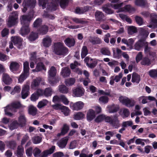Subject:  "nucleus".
Listing matches in <instances>:
<instances>
[{
  "instance_id": "obj_17",
  "label": "nucleus",
  "mask_w": 157,
  "mask_h": 157,
  "mask_svg": "<svg viewBox=\"0 0 157 157\" xmlns=\"http://www.w3.org/2000/svg\"><path fill=\"white\" fill-rule=\"evenodd\" d=\"M84 104L81 101H78L73 104V109L75 110L78 111L82 109L84 107Z\"/></svg>"
},
{
  "instance_id": "obj_36",
  "label": "nucleus",
  "mask_w": 157,
  "mask_h": 157,
  "mask_svg": "<svg viewBox=\"0 0 157 157\" xmlns=\"http://www.w3.org/2000/svg\"><path fill=\"white\" fill-rule=\"evenodd\" d=\"M101 53L104 55L109 56L111 55V52L108 48L103 47L101 48L100 49Z\"/></svg>"
},
{
  "instance_id": "obj_15",
  "label": "nucleus",
  "mask_w": 157,
  "mask_h": 157,
  "mask_svg": "<svg viewBox=\"0 0 157 157\" xmlns=\"http://www.w3.org/2000/svg\"><path fill=\"white\" fill-rule=\"evenodd\" d=\"M71 73L70 68L67 67H63L60 72V75L63 78H65L69 77Z\"/></svg>"
},
{
  "instance_id": "obj_59",
  "label": "nucleus",
  "mask_w": 157,
  "mask_h": 157,
  "mask_svg": "<svg viewBox=\"0 0 157 157\" xmlns=\"http://www.w3.org/2000/svg\"><path fill=\"white\" fill-rule=\"evenodd\" d=\"M24 72L25 73H29V63L26 61L24 63Z\"/></svg>"
},
{
  "instance_id": "obj_5",
  "label": "nucleus",
  "mask_w": 157,
  "mask_h": 157,
  "mask_svg": "<svg viewBox=\"0 0 157 157\" xmlns=\"http://www.w3.org/2000/svg\"><path fill=\"white\" fill-rule=\"evenodd\" d=\"M17 19L18 14L17 12L16 11L13 12L9 17L7 23L8 26L10 27L15 25L17 22Z\"/></svg>"
},
{
  "instance_id": "obj_64",
  "label": "nucleus",
  "mask_w": 157,
  "mask_h": 157,
  "mask_svg": "<svg viewBox=\"0 0 157 157\" xmlns=\"http://www.w3.org/2000/svg\"><path fill=\"white\" fill-rule=\"evenodd\" d=\"M86 150L85 149H83L81 151V153L79 155V157H92L93 155L92 154H90L87 155L86 154L84 153Z\"/></svg>"
},
{
  "instance_id": "obj_16",
  "label": "nucleus",
  "mask_w": 157,
  "mask_h": 157,
  "mask_svg": "<svg viewBox=\"0 0 157 157\" xmlns=\"http://www.w3.org/2000/svg\"><path fill=\"white\" fill-rule=\"evenodd\" d=\"M89 40L93 45L100 44L102 42L101 40L99 37L96 36H90Z\"/></svg>"
},
{
  "instance_id": "obj_38",
  "label": "nucleus",
  "mask_w": 157,
  "mask_h": 157,
  "mask_svg": "<svg viewBox=\"0 0 157 157\" xmlns=\"http://www.w3.org/2000/svg\"><path fill=\"white\" fill-rule=\"evenodd\" d=\"M18 121L20 124H25L26 122V118L24 114H20L19 117L18 118Z\"/></svg>"
},
{
  "instance_id": "obj_30",
  "label": "nucleus",
  "mask_w": 157,
  "mask_h": 157,
  "mask_svg": "<svg viewBox=\"0 0 157 157\" xmlns=\"http://www.w3.org/2000/svg\"><path fill=\"white\" fill-rule=\"evenodd\" d=\"M24 153L23 147L21 145L18 146L17 151V155L18 157H23Z\"/></svg>"
},
{
  "instance_id": "obj_54",
  "label": "nucleus",
  "mask_w": 157,
  "mask_h": 157,
  "mask_svg": "<svg viewBox=\"0 0 157 157\" xmlns=\"http://www.w3.org/2000/svg\"><path fill=\"white\" fill-rule=\"evenodd\" d=\"M48 81L50 84L53 85L56 83L58 81L55 77L48 76Z\"/></svg>"
},
{
  "instance_id": "obj_52",
  "label": "nucleus",
  "mask_w": 157,
  "mask_h": 157,
  "mask_svg": "<svg viewBox=\"0 0 157 157\" xmlns=\"http://www.w3.org/2000/svg\"><path fill=\"white\" fill-rule=\"evenodd\" d=\"M16 144L14 141H10L7 143V146L11 149H14L16 146Z\"/></svg>"
},
{
  "instance_id": "obj_4",
  "label": "nucleus",
  "mask_w": 157,
  "mask_h": 157,
  "mask_svg": "<svg viewBox=\"0 0 157 157\" xmlns=\"http://www.w3.org/2000/svg\"><path fill=\"white\" fill-rule=\"evenodd\" d=\"M36 3V0H24L22 4L23 7L22 10L23 12H25L27 10V8L28 7L33 8L35 6Z\"/></svg>"
},
{
  "instance_id": "obj_43",
  "label": "nucleus",
  "mask_w": 157,
  "mask_h": 157,
  "mask_svg": "<svg viewBox=\"0 0 157 157\" xmlns=\"http://www.w3.org/2000/svg\"><path fill=\"white\" fill-rule=\"evenodd\" d=\"M88 53V50L87 47L85 46H83L81 50V56L82 58L85 57Z\"/></svg>"
},
{
  "instance_id": "obj_50",
  "label": "nucleus",
  "mask_w": 157,
  "mask_h": 157,
  "mask_svg": "<svg viewBox=\"0 0 157 157\" xmlns=\"http://www.w3.org/2000/svg\"><path fill=\"white\" fill-rule=\"evenodd\" d=\"M150 18L153 23L157 26V14L152 13L150 14Z\"/></svg>"
},
{
  "instance_id": "obj_32",
  "label": "nucleus",
  "mask_w": 157,
  "mask_h": 157,
  "mask_svg": "<svg viewBox=\"0 0 157 157\" xmlns=\"http://www.w3.org/2000/svg\"><path fill=\"white\" fill-rule=\"evenodd\" d=\"M48 29V27L45 25H43L41 26L39 29L38 32L41 35H44L47 33Z\"/></svg>"
},
{
  "instance_id": "obj_27",
  "label": "nucleus",
  "mask_w": 157,
  "mask_h": 157,
  "mask_svg": "<svg viewBox=\"0 0 157 157\" xmlns=\"http://www.w3.org/2000/svg\"><path fill=\"white\" fill-rule=\"evenodd\" d=\"M29 113L32 116L35 115L37 113V109L33 105L29 106L28 109Z\"/></svg>"
},
{
  "instance_id": "obj_46",
  "label": "nucleus",
  "mask_w": 157,
  "mask_h": 157,
  "mask_svg": "<svg viewBox=\"0 0 157 157\" xmlns=\"http://www.w3.org/2000/svg\"><path fill=\"white\" fill-rule=\"evenodd\" d=\"M44 95L46 97L51 96L52 93V89L50 87L46 88L44 91Z\"/></svg>"
},
{
  "instance_id": "obj_10",
  "label": "nucleus",
  "mask_w": 157,
  "mask_h": 157,
  "mask_svg": "<svg viewBox=\"0 0 157 157\" xmlns=\"http://www.w3.org/2000/svg\"><path fill=\"white\" fill-rule=\"evenodd\" d=\"M94 15L97 21L103 22L106 20L105 17L102 12L97 11L95 13Z\"/></svg>"
},
{
  "instance_id": "obj_39",
  "label": "nucleus",
  "mask_w": 157,
  "mask_h": 157,
  "mask_svg": "<svg viewBox=\"0 0 157 157\" xmlns=\"http://www.w3.org/2000/svg\"><path fill=\"white\" fill-rule=\"evenodd\" d=\"M20 124L17 121H15L12 122L9 125V128L10 130H13L17 128Z\"/></svg>"
},
{
  "instance_id": "obj_62",
  "label": "nucleus",
  "mask_w": 157,
  "mask_h": 157,
  "mask_svg": "<svg viewBox=\"0 0 157 157\" xmlns=\"http://www.w3.org/2000/svg\"><path fill=\"white\" fill-rule=\"evenodd\" d=\"M40 6H41L43 9L46 7V5L48 0H38Z\"/></svg>"
},
{
  "instance_id": "obj_3",
  "label": "nucleus",
  "mask_w": 157,
  "mask_h": 157,
  "mask_svg": "<svg viewBox=\"0 0 157 157\" xmlns=\"http://www.w3.org/2000/svg\"><path fill=\"white\" fill-rule=\"evenodd\" d=\"M123 3L120 4H109L102 7V9L104 12L108 14H112L113 12L111 9L109 8V7L111 6L114 9H118L122 6Z\"/></svg>"
},
{
  "instance_id": "obj_44",
  "label": "nucleus",
  "mask_w": 157,
  "mask_h": 157,
  "mask_svg": "<svg viewBox=\"0 0 157 157\" xmlns=\"http://www.w3.org/2000/svg\"><path fill=\"white\" fill-rule=\"evenodd\" d=\"M105 118V115L102 114L98 115L95 119V121L96 122L99 123L104 120Z\"/></svg>"
},
{
  "instance_id": "obj_51",
  "label": "nucleus",
  "mask_w": 157,
  "mask_h": 157,
  "mask_svg": "<svg viewBox=\"0 0 157 157\" xmlns=\"http://www.w3.org/2000/svg\"><path fill=\"white\" fill-rule=\"evenodd\" d=\"M38 37V35L37 33L32 32L29 36V39L30 41H34Z\"/></svg>"
},
{
  "instance_id": "obj_58",
  "label": "nucleus",
  "mask_w": 157,
  "mask_h": 157,
  "mask_svg": "<svg viewBox=\"0 0 157 157\" xmlns=\"http://www.w3.org/2000/svg\"><path fill=\"white\" fill-rule=\"evenodd\" d=\"M61 110L66 116H68L70 112L69 109L67 107L64 106H63Z\"/></svg>"
},
{
  "instance_id": "obj_1",
  "label": "nucleus",
  "mask_w": 157,
  "mask_h": 157,
  "mask_svg": "<svg viewBox=\"0 0 157 157\" xmlns=\"http://www.w3.org/2000/svg\"><path fill=\"white\" fill-rule=\"evenodd\" d=\"M53 51L58 55L65 56L68 53V50L63 43L59 42L54 43Z\"/></svg>"
},
{
  "instance_id": "obj_26",
  "label": "nucleus",
  "mask_w": 157,
  "mask_h": 157,
  "mask_svg": "<svg viewBox=\"0 0 157 157\" xmlns=\"http://www.w3.org/2000/svg\"><path fill=\"white\" fill-rule=\"evenodd\" d=\"M65 44L68 47L73 46L75 43V41L74 39L68 38L64 40Z\"/></svg>"
},
{
  "instance_id": "obj_23",
  "label": "nucleus",
  "mask_w": 157,
  "mask_h": 157,
  "mask_svg": "<svg viewBox=\"0 0 157 157\" xmlns=\"http://www.w3.org/2000/svg\"><path fill=\"white\" fill-rule=\"evenodd\" d=\"M4 108L5 113L6 115L10 117H11L13 116V114L10 113V112L12 111L13 109V108L11 104L7 106Z\"/></svg>"
},
{
  "instance_id": "obj_13",
  "label": "nucleus",
  "mask_w": 157,
  "mask_h": 157,
  "mask_svg": "<svg viewBox=\"0 0 157 157\" xmlns=\"http://www.w3.org/2000/svg\"><path fill=\"white\" fill-rule=\"evenodd\" d=\"M110 124L115 128H117L120 126L119 121L118 120V116L117 115L113 116Z\"/></svg>"
},
{
  "instance_id": "obj_53",
  "label": "nucleus",
  "mask_w": 157,
  "mask_h": 157,
  "mask_svg": "<svg viewBox=\"0 0 157 157\" xmlns=\"http://www.w3.org/2000/svg\"><path fill=\"white\" fill-rule=\"evenodd\" d=\"M99 100L100 103H102L103 104H105L107 103L108 102L109 98L106 96H102L100 97Z\"/></svg>"
},
{
  "instance_id": "obj_33",
  "label": "nucleus",
  "mask_w": 157,
  "mask_h": 157,
  "mask_svg": "<svg viewBox=\"0 0 157 157\" xmlns=\"http://www.w3.org/2000/svg\"><path fill=\"white\" fill-rule=\"evenodd\" d=\"M137 32V28L136 27L130 26L128 27V33L129 34L132 35L135 33H136Z\"/></svg>"
},
{
  "instance_id": "obj_20",
  "label": "nucleus",
  "mask_w": 157,
  "mask_h": 157,
  "mask_svg": "<svg viewBox=\"0 0 157 157\" xmlns=\"http://www.w3.org/2000/svg\"><path fill=\"white\" fill-rule=\"evenodd\" d=\"M2 79L4 83L6 85L10 84L12 82V79L8 75L4 73L2 76Z\"/></svg>"
},
{
  "instance_id": "obj_2",
  "label": "nucleus",
  "mask_w": 157,
  "mask_h": 157,
  "mask_svg": "<svg viewBox=\"0 0 157 157\" xmlns=\"http://www.w3.org/2000/svg\"><path fill=\"white\" fill-rule=\"evenodd\" d=\"M119 100L123 104L128 107L134 106L135 103L134 100L125 96H121L120 97Z\"/></svg>"
},
{
  "instance_id": "obj_24",
  "label": "nucleus",
  "mask_w": 157,
  "mask_h": 157,
  "mask_svg": "<svg viewBox=\"0 0 157 157\" xmlns=\"http://www.w3.org/2000/svg\"><path fill=\"white\" fill-rule=\"evenodd\" d=\"M55 149V146H52L49 149L45 150L43 152L41 157H47L48 155L51 154L53 153Z\"/></svg>"
},
{
  "instance_id": "obj_49",
  "label": "nucleus",
  "mask_w": 157,
  "mask_h": 157,
  "mask_svg": "<svg viewBox=\"0 0 157 157\" xmlns=\"http://www.w3.org/2000/svg\"><path fill=\"white\" fill-rule=\"evenodd\" d=\"M150 61L149 59L146 57L144 58L141 62L142 65L148 66L150 64Z\"/></svg>"
},
{
  "instance_id": "obj_42",
  "label": "nucleus",
  "mask_w": 157,
  "mask_h": 157,
  "mask_svg": "<svg viewBox=\"0 0 157 157\" xmlns=\"http://www.w3.org/2000/svg\"><path fill=\"white\" fill-rule=\"evenodd\" d=\"M75 79L73 78H70L66 79L65 81V83L67 86H69L74 84Z\"/></svg>"
},
{
  "instance_id": "obj_29",
  "label": "nucleus",
  "mask_w": 157,
  "mask_h": 157,
  "mask_svg": "<svg viewBox=\"0 0 157 157\" xmlns=\"http://www.w3.org/2000/svg\"><path fill=\"white\" fill-rule=\"evenodd\" d=\"M57 73L56 68L54 66L51 67L48 71V76L55 77Z\"/></svg>"
},
{
  "instance_id": "obj_37",
  "label": "nucleus",
  "mask_w": 157,
  "mask_h": 157,
  "mask_svg": "<svg viewBox=\"0 0 157 157\" xmlns=\"http://www.w3.org/2000/svg\"><path fill=\"white\" fill-rule=\"evenodd\" d=\"M42 81V78L40 77H36L35 79H33L32 82L31 86L34 87L38 86L40 83V82Z\"/></svg>"
},
{
  "instance_id": "obj_48",
  "label": "nucleus",
  "mask_w": 157,
  "mask_h": 157,
  "mask_svg": "<svg viewBox=\"0 0 157 157\" xmlns=\"http://www.w3.org/2000/svg\"><path fill=\"white\" fill-rule=\"evenodd\" d=\"M29 73H25L24 72L20 75L18 79V81L20 82H22L29 75Z\"/></svg>"
},
{
  "instance_id": "obj_61",
  "label": "nucleus",
  "mask_w": 157,
  "mask_h": 157,
  "mask_svg": "<svg viewBox=\"0 0 157 157\" xmlns=\"http://www.w3.org/2000/svg\"><path fill=\"white\" fill-rule=\"evenodd\" d=\"M41 152V151L37 147H35L33 151V154L35 157H38Z\"/></svg>"
},
{
  "instance_id": "obj_18",
  "label": "nucleus",
  "mask_w": 157,
  "mask_h": 157,
  "mask_svg": "<svg viewBox=\"0 0 157 157\" xmlns=\"http://www.w3.org/2000/svg\"><path fill=\"white\" fill-rule=\"evenodd\" d=\"M69 138L68 136H66L60 140L57 143L58 146L61 148H64L67 144Z\"/></svg>"
},
{
  "instance_id": "obj_28",
  "label": "nucleus",
  "mask_w": 157,
  "mask_h": 157,
  "mask_svg": "<svg viewBox=\"0 0 157 157\" xmlns=\"http://www.w3.org/2000/svg\"><path fill=\"white\" fill-rule=\"evenodd\" d=\"M148 32L143 28H140L139 31V35L141 36L142 39L146 38L148 36Z\"/></svg>"
},
{
  "instance_id": "obj_25",
  "label": "nucleus",
  "mask_w": 157,
  "mask_h": 157,
  "mask_svg": "<svg viewBox=\"0 0 157 157\" xmlns=\"http://www.w3.org/2000/svg\"><path fill=\"white\" fill-rule=\"evenodd\" d=\"M19 65L17 63L15 62H11L10 65V69L12 71H16L18 70Z\"/></svg>"
},
{
  "instance_id": "obj_41",
  "label": "nucleus",
  "mask_w": 157,
  "mask_h": 157,
  "mask_svg": "<svg viewBox=\"0 0 157 157\" xmlns=\"http://www.w3.org/2000/svg\"><path fill=\"white\" fill-rule=\"evenodd\" d=\"M48 101L46 99H44L39 102L37 105V107L39 108H41L46 105L48 103Z\"/></svg>"
},
{
  "instance_id": "obj_47",
  "label": "nucleus",
  "mask_w": 157,
  "mask_h": 157,
  "mask_svg": "<svg viewBox=\"0 0 157 157\" xmlns=\"http://www.w3.org/2000/svg\"><path fill=\"white\" fill-rule=\"evenodd\" d=\"M109 113H114L116 112L119 109V108L116 106L114 105H113L111 106H109Z\"/></svg>"
},
{
  "instance_id": "obj_6",
  "label": "nucleus",
  "mask_w": 157,
  "mask_h": 157,
  "mask_svg": "<svg viewBox=\"0 0 157 157\" xmlns=\"http://www.w3.org/2000/svg\"><path fill=\"white\" fill-rule=\"evenodd\" d=\"M33 18V16L30 15L22 16L20 18L21 24L22 25H29Z\"/></svg>"
},
{
  "instance_id": "obj_57",
  "label": "nucleus",
  "mask_w": 157,
  "mask_h": 157,
  "mask_svg": "<svg viewBox=\"0 0 157 157\" xmlns=\"http://www.w3.org/2000/svg\"><path fill=\"white\" fill-rule=\"evenodd\" d=\"M146 1L145 0H136L135 4L138 6H144L146 4Z\"/></svg>"
},
{
  "instance_id": "obj_21",
  "label": "nucleus",
  "mask_w": 157,
  "mask_h": 157,
  "mask_svg": "<svg viewBox=\"0 0 157 157\" xmlns=\"http://www.w3.org/2000/svg\"><path fill=\"white\" fill-rule=\"evenodd\" d=\"M52 42V39L50 37L46 36L43 39L42 44L45 47H48L51 45Z\"/></svg>"
},
{
  "instance_id": "obj_7",
  "label": "nucleus",
  "mask_w": 157,
  "mask_h": 157,
  "mask_svg": "<svg viewBox=\"0 0 157 157\" xmlns=\"http://www.w3.org/2000/svg\"><path fill=\"white\" fill-rule=\"evenodd\" d=\"M12 41L18 48H20L22 45V39L18 36H13L11 37Z\"/></svg>"
},
{
  "instance_id": "obj_63",
  "label": "nucleus",
  "mask_w": 157,
  "mask_h": 157,
  "mask_svg": "<svg viewBox=\"0 0 157 157\" xmlns=\"http://www.w3.org/2000/svg\"><path fill=\"white\" fill-rule=\"evenodd\" d=\"M135 20L136 23L140 25L143 24V18L140 17L136 16L135 17Z\"/></svg>"
},
{
  "instance_id": "obj_22",
  "label": "nucleus",
  "mask_w": 157,
  "mask_h": 157,
  "mask_svg": "<svg viewBox=\"0 0 157 157\" xmlns=\"http://www.w3.org/2000/svg\"><path fill=\"white\" fill-rule=\"evenodd\" d=\"M30 32L29 25H22L20 31V34L22 36L28 34Z\"/></svg>"
},
{
  "instance_id": "obj_11",
  "label": "nucleus",
  "mask_w": 157,
  "mask_h": 157,
  "mask_svg": "<svg viewBox=\"0 0 157 157\" xmlns=\"http://www.w3.org/2000/svg\"><path fill=\"white\" fill-rule=\"evenodd\" d=\"M31 56L30 60L31 61V62L30 63V67L31 68H34V63L33 61H34L35 63H36L37 62L40 61L41 59L40 58L37 59L36 57V54L35 52L32 53Z\"/></svg>"
},
{
  "instance_id": "obj_19",
  "label": "nucleus",
  "mask_w": 157,
  "mask_h": 157,
  "mask_svg": "<svg viewBox=\"0 0 157 157\" xmlns=\"http://www.w3.org/2000/svg\"><path fill=\"white\" fill-rule=\"evenodd\" d=\"M37 64L35 69L32 70L33 72H38L41 71L42 70L46 71V69L43 63L40 62H38Z\"/></svg>"
},
{
  "instance_id": "obj_55",
  "label": "nucleus",
  "mask_w": 157,
  "mask_h": 157,
  "mask_svg": "<svg viewBox=\"0 0 157 157\" xmlns=\"http://www.w3.org/2000/svg\"><path fill=\"white\" fill-rule=\"evenodd\" d=\"M69 126L66 124H64L63 125V127L61 130L62 133H63L64 135H65L67 133L68 131L69 130Z\"/></svg>"
},
{
  "instance_id": "obj_31",
  "label": "nucleus",
  "mask_w": 157,
  "mask_h": 157,
  "mask_svg": "<svg viewBox=\"0 0 157 157\" xmlns=\"http://www.w3.org/2000/svg\"><path fill=\"white\" fill-rule=\"evenodd\" d=\"M135 10V8L129 5L125 6L124 7L121 8L120 10V11H128L130 12Z\"/></svg>"
},
{
  "instance_id": "obj_40",
  "label": "nucleus",
  "mask_w": 157,
  "mask_h": 157,
  "mask_svg": "<svg viewBox=\"0 0 157 157\" xmlns=\"http://www.w3.org/2000/svg\"><path fill=\"white\" fill-rule=\"evenodd\" d=\"M59 92L63 94H66L68 92V89L64 85H61L59 86Z\"/></svg>"
},
{
  "instance_id": "obj_8",
  "label": "nucleus",
  "mask_w": 157,
  "mask_h": 157,
  "mask_svg": "<svg viewBox=\"0 0 157 157\" xmlns=\"http://www.w3.org/2000/svg\"><path fill=\"white\" fill-rule=\"evenodd\" d=\"M146 41L144 39H140L137 41L134 45L133 48L137 51L141 50L145 44Z\"/></svg>"
},
{
  "instance_id": "obj_35",
  "label": "nucleus",
  "mask_w": 157,
  "mask_h": 157,
  "mask_svg": "<svg viewBox=\"0 0 157 157\" xmlns=\"http://www.w3.org/2000/svg\"><path fill=\"white\" fill-rule=\"evenodd\" d=\"M85 117V114L82 112H78L74 115V118L75 120L82 119Z\"/></svg>"
},
{
  "instance_id": "obj_12",
  "label": "nucleus",
  "mask_w": 157,
  "mask_h": 157,
  "mask_svg": "<svg viewBox=\"0 0 157 157\" xmlns=\"http://www.w3.org/2000/svg\"><path fill=\"white\" fill-rule=\"evenodd\" d=\"M96 117L95 111L92 109H89L87 113L86 118L87 120L89 121H91Z\"/></svg>"
},
{
  "instance_id": "obj_14",
  "label": "nucleus",
  "mask_w": 157,
  "mask_h": 157,
  "mask_svg": "<svg viewBox=\"0 0 157 157\" xmlns=\"http://www.w3.org/2000/svg\"><path fill=\"white\" fill-rule=\"evenodd\" d=\"M29 85L26 84L23 87L22 91V98L23 99H25L29 95Z\"/></svg>"
},
{
  "instance_id": "obj_45",
  "label": "nucleus",
  "mask_w": 157,
  "mask_h": 157,
  "mask_svg": "<svg viewBox=\"0 0 157 157\" xmlns=\"http://www.w3.org/2000/svg\"><path fill=\"white\" fill-rule=\"evenodd\" d=\"M148 74L149 76L153 78H157V69L150 70L148 72Z\"/></svg>"
},
{
  "instance_id": "obj_34",
  "label": "nucleus",
  "mask_w": 157,
  "mask_h": 157,
  "mask_svg": "<svg viewBox=\"0 0 157 157\" xmlns=\"http://www.w3.org/2000/svg\"><path fill=\"white\" fill-rule=\"evenodd\" d=\"M140 80V77L139 75L136 73L132 74V81L133 82H136L138 83Z\"/></svg>"
},
{
  "instance_id": "obj_56",
  "label": "nucleus",
  "mask_w": 157,
  "mask_h": 157,
  "mask_svg": "<svg viewBox=\"0 0 157 157\" xmlns=\"http://www.w3.org/2000/svg\"><path fill=\"white\" fill-rule=\"evenodd\" d=\"M144 46L145 47L144 52L145 53H148L149 55H151V48L148 46V43L146 41L145 44L144 45Z\"/></svg>"
},
{
  "instance_id": "obj_60",
  "label": "nucleus",
  "mask_w": 157,
  "mask_h": 157,
  "mask_svg": "<svg viewBox=\"0 0 157 157\" xmlns=\"http://www.w3.org/2000/svg\"><path fill=\"white\" fill-rule=\"evenodd\" d=\"M41 19L38 18H37L33 23V26L34 27H38L41 24Z\"/></svg>"
},
{
  "instance_id": "obj_9",
  "label": "nucleus",
  "mask_w": 157,
  "mask_h": 157,
  "mask_svg": "<svg viewBox=\"0 0 157 157\" xmlns=\"http://www.w3.org/2000/svg\"><path fill=\"white\" fill-rule=\"evenodd\" d=\"M73 93L74 96L81 97L84 94V90L81 87H78L73 90Z\"/></svg>"
}]
</instances>
